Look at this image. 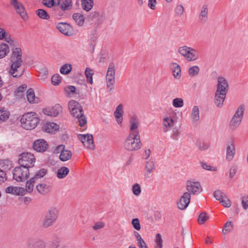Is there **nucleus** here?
<instances>
[{
    "label": "nucleus",
    "instance_id": "nucleus-1",
    "mask_svg": "<svg viewBox=\"0 0 248 248\" xmlns=\"http://www.w3.org/2000/svg\"><path fill=\"white\" fill-rule=\"evenodd\" d=\"M129 133L124 142V147L128 151H135L142 147L139 131L140 124L137 116H133L129 121Z\"/></svg>",
    "mask_w": 248,
    "mask_h": 248
},
{
    "label": "nucleus",
    "instance_id": "nucleus-2",
    "mask_svg": "<svg viewBox=\"0 0 248 248\" xmlns=\"http://www.w3.org/2000/svg\"><path fill=\"white\" fill-rule=\"evenodd\" d=\"M22 50L16 47L13 49L10 55L11 66L9 73L14 78H18L24 73V69L22 67L23 62L22 60Z\"/></svg>",
    "mask_w": 248,
    "mask_h": 248
},
{
    "label": "nucleus",
    "instance_id": "nucleus-3",
    "mask_svg": "<svg viewBox=\"0 0 248 248\" xmlns=\"http://www.w3.org/2000/svg\"><path fill=\"white\" fill-rule=\"evenodd\" d=\"M68 108L72 115L78 119L80 126L82 127L87 124V119L83 114V108L78 102L70 100L68 102Z\"/></svg>",
    "mask_w": 248,
    "mask_h": 248
},
{
    "label": "nucleus",
    "instance_id": "nucleus-4",
    "mask_svg": "<svg viewBox=\"0 0 248 248\" xmlns=\"http://www.w3.org/2000/svg\"><path fill=\"white\" fill-rule=\"evenodd\" d=\"M39 121L38 115L33 112L25 113L20 119L22 127L28 130L34 129L38 125Z\"/></svg>",
    "mask_w": 248,
    "mask_h": 248
},
{
    "label": "nucleus",
    "instance_id": "nucleus-5",
    "mask_svg": "<svg viewBox=\"0 0 248 248\" xmlns=\"http://www.w3.org/2000/svg\"><path fill=\"white\" fill-rule=\"evenodd\" d=\"M178 52L189 62L196 61L200 58L199 51L187 46L179 47Z\"/></svg>",
    "mask_w": 248,
    "mask_h": 248
},
{
    "label": "nucleus",
    "instance_id": "nucleus-6",
    "mask_svg": "<svg viewBox=\"0 0 248 248\" xmlns=\"http://www.w3.org/2000/svg\"><path fill=\"white\" fill-rule=\"evenodd\" d=\"M59 217V210L55 207L49 208L45 214L42 221V225L45 228L52 226Z\"/></svg>",
    "mask_w": 248,
    "mask_h": 248
},
{
    "label": "nucleus",
    "instance_id": "nucleus-7",
    "mask_svg": "<svg viewBox=\"0 0 248 248\" xmlns=\"http://www.w3.org/2000/svg\"><path fill=\"white\" fill-rule=\"evenodd\" d=\"M245 110L244 105H241L236 109L229 123V128L232 130H235L241 124Z\"/></svg>",
    "mask_w": 248,
    "mask_h": 248
},
{
    "label": "nucleus",
    "instance_id": "nucleus-8",
    "mask_svg": "<svg viewBox=\"0 0 248 248\" xmlns=\"http://www.w3.org/2000/svg\"><path fill=\"white\" fill-rule=\"evenodd\" d=\"M35 161L36 158L33 154L28 152H24L20 155L18 163L19 165L30 169L34 166Z\"/></svg>",
    "mask_w": 248,
    "mask_h": 248
},
{
    "label": "nucleus",
    "instance_id": "nucleus-9",
    "mask_svg": "<svg viewBox=\"0 0 248 248\" xmlns=\"http://www.w3.org/2000/svg\"><path fill=\"white\" fill-rule=\"evenodd\" d=\"M13 178L17 182H24L29 178L30 170L28 168L19 165L13 170Z\"/></svg>",
    "mask_w": 248,
    "mask_h": 248
},
{
    "label": "nucleus",
    "instance_id": "nucleus-10",
    "mask_svg": "<svg viewBox=\"0 0 248 248\" xmlns=\"http://www.w3.org/2000/svg\"><path fill=\"white\" fill-rule=\"evenodd\" d=\"M115 64L113 62H110L109 64L106 75V82L108 88H110V90L114 88V84L115 83Z\"/></svg>",
    "mask_w": 248,
    "mask_h": 248
},
{
    "label": "nucleus",
    "instance_id": "nucleus-11",
    "mask_svg": "<svg viewBox=\"0 0 248 248\" xmlns=\"http://www.w3.org/2000/svg\"><path fill=\"white\" fill-rule=\"evenodd\" d=\"M10 3L17 14L19 15L23 20H27L28 19V16L26 12L25 8L21 2L17 0H10Z\"/></svg>",
    "mask_w": 248,
    "mask_h": 248
},
{
    "label": "nucleus",
    "instance_id": "nucleus-12",
    "mask_svg": "<svg viewBox=\"0 0 248 248\" xmlns=\"http://www.w3.org/2000/svg\"><path fill=\"white\" fill-rule=\"evenodd\" d=\"M186 188L190 195L199 194L202 191V187L200 183L198 182H195L188 180L186 183Z\"/></svg>",
    "mask_w": 248,
    "mask_h": 248
},
{
    "label": "nucleus",
    "instance_id": "nucleus-13",
    "mask_svg": "<svg viewBox=\"0 0 248 248\" xmlns=\"http://www.w3.org/2000/svg\"><path fill=\"white\" fill-rule=\"evenodd\" d=\"M78 137L85 147L90 149H94L95 146L92 134H78Z\"/></svg>",
    "mask_w": 248,
    "mask_h": 248
},
{
    "label": "nucleus",
    "instance_id": "nucleus-14",
    "mask_svg": "<svg viewBox=\"0 0 248 248\" xmlns=\"http://www.w3.org/2000/svg\"><path fill=\"white\" fill-rule=\"evenodd\" d=\"M190 194L188 192H184L176 202L177 207L182 210L186 209L190 203Z\"/></svg>",
    "mask_w": 248,
    "mask_h": 248
},
{
    "label": "nucleus",
    "instance_id": "nucleus-15",
    "mask_svg": "<svg viewBox=\"0 0 248 248\" xmlns=\"http://www.w3.org/2000/svg\"><path fill=\"white\" fill-rule=\"evenodd\" d=\"M229 86L227 80L222 77L217 78V84L216 92L227 94Z\"/></svg>",
    "mask_w": 248,
    "mask_h": 248
},
{
    "label": "nucleus",
    "instance_id": "nucleus-16",
    "mask_svg": "<svg viewBox=\"0 0 248 248\" xmlns=\"http://www.w3.org/2000/svg\"><path fill=\"white\" fill-rule=\"evenodd\" d=\"M32 147L38 152H44L48 148V144L44 139H38L33 142Z\"/></svg>",
    "mask_w": 248,
    "mask_h": 248
},
{
    "label": "nucleus",
    "instance_id": "nucleus-17",
    "mask_svg": "<svg viewBox=\"0 0 248 248\" xmlns=\"http://www.w3.org/2000/svg\"><path fill=\"white\" fill-rule=\"evenodd\" d=\"M65 146L60 145L57 147V150L61 152L60 159L62 161H66L69 160L72 157V153L68 150H64Z\"/></svg>",
    "mask_w": 248,
    "mask_h": 248
},
{
    "label": "nucleus",
    "instance_id": "nucleus-18",
    "mask_svg": "<svg viewBox=\"0 0 248 248\" xmlns=\"http://www.w3.org/2000/svg\"><path fill=\"white\" fill-rule=\"evenodd\" d=\"M236 149L234 143L230 142L227 143L226 146V160L228 161L232 160L235 154Z\"/></svg>",
    "mask_w": 248,
    "mask_h": 248
},
{
    "label": "nucleus",
    "instance_id": "nucleus-19",
    "mask_svg": "<svg viewBox=\"0 0 248 248\" xmlns=\"http://www.w3.org/2000/svg\"><path fill=\"white\" fill-rule=\"evenodd\" d=\"M59 129V125L53 122H46L42 126V130L46 133H52Z\"/></svg>",
    "mask_w": 248,
    "mask_h": 248
},
{
    "label": "nucleus",
    "instance_id": "nucleus-20",
    "mask_svg": "<svg viewBox=\"0 0 248 248\" xmlns=\"http://www.w3.org/2000/svg\"><path fill=\"white\" fill-rule=\"evenodd\" d=\"M61 109V107L58 105L51 108H44L43 112L46 115L56 117L59 114Z\"/></svg>",
    "mask_w": 248,
    "mask_h": 248
},
{
    "label": "nucleus",
    "instance_id": "nucleus-21",
    "mask_svg": "<svg viewBox=\"0 0 248 248\" xmlns=\"http://www.w3.org/2000/svg\"><path fill=\"white\" fill-rule=\"evenodd\" d=\"M226 96V94L216 92L214 102L218 108L222 107Z\"/></svg>",
    "mask_w": 248,
    "mask_h": 248
},
{
    "label": "nucleus",
    "instance_id": "nucleus-22",
    "mask_svg": "<svg viewBox=\"0 0 248 248\" xmlns=\"http://www.w3.org/2000/svg\"><path fill=\"white\" fill-rule=\"evenodd\" d=\"M123 113V106L122 104H120L117 107L114 113L116 121L119 124H121L122 123Z\"/></svg>",
    "mask_w": 248,
    "mask_h": 248
},
{
    "label": "nucleus",
    "instance_id": "nucleus-23",
    "mask_svg": "<svg viewBox=\"0 0 248 248\" xmlns=\"http://www.w3.org/2000/svg\"><path fill=\"white\" fill-rule=\"evenodd\" d=\"M56 28L62 34L69 36L70 26L65 22H60L56 25Z\"/></svg>",
    "mask_w": 248,
    "mask_h": 248
},
{
    "label": "nucleus",
    "instance_id": "nucleus-24",
    "mask_svg": "<svg viewBox=\"0 0 248 248\" xmlns=\"http://www.w3.org/2000/svg\"><path fill=\"white\" fill-rule=\"evenodd\" d=\"M171 68L173 77L175 79H179L182 75L181 68L180 65L177 63L173 62L171 64Z\"/></svg>",
    "mask_w": 248,
    "mask_h": 248
},
{
    "label": "nucleus",
    "instance_id": "nucleus-25",
    "mask_svg": "<svg viewBox=\"0 0 248 248\" xmlns=\"http://www.w3.org/2000/svg\"><path fill=\"white\" fill-rule=\"evenodd\" d=\"M26 93L27 100L30 103H37L39 102L38 98L35 97L34 92L32 88L29 89Z\"/></svg>",
    "mask_w": 248,
    "mask_h": 248
},
{
    "label": "nucleus",
    "instance_id": "nucleus-26",
    "mask_svg": "<svg viewBox=\"0 0 248 248\" xmlns=\"http://www.w3.org/2000/svg\"><path fill=\"white\" fill-rule=\"evenodd\" d=\"M36 187L38 192L42 195L48 193L51 190V186L46 184H38Z\"/></svg>",
    "mask_w": 248,
    "mask_h": 248
},
{
    "label": "nucleus",
    "instance_id": "nucleus-27",
    "mask_svg": "<svg viewBox=\"0 0 248 248\" xmlns=\"http://www.w3.org/2000/svg\"><path fill=\"white\" fill-rule=\"evenodd\" d=\"M208 5L204 4L201 9L199 15V19L202 23H205L208 19Z\"/></svg>",
    "mask_w": 248,
    "mask_h": 248
},
{
    "label": "nucleus",
    "instance_id": "nucleus-28",
    "mask_svg": "<svg viewBox=\"0 0 248 248\" xmlns=\"http://www.w3.org/2000/svg\"><path fill=\"white\" fill-rule=\"evenodd\" d=\"M191 118L193 123H197L200 120L199 108L197 106L193 107L191 112Z\"/></svg>",
    "mask_w": 248,
    "mask_h": 248
},
{
    "label": "nucleus",
    "instance_id": "nucleus-29",
    "mask_svg": "<svg viewBox=\"0 0 248 248\" xmlns=\"http://www.w3.org/2000/svg\"><path fill=\"white\" fill-rule=\"evenodd\" d=\"M81 2L82 8L87 12L90 11L93 7V0H81Z\"/></svg>",
    "mask_w": 248,
    "mask_h": 248
},
{
    "label": "nucleus",
    "instance_id": "nucleus-30",
    "mask_svg": "<svg viewBox=\"0 0 248 248\" xmlns=\"http://www.w3.org/2000/svg\"><path fill=\"white\" fill-rule=\"evenodd\" d=\"M9 46L5 43L0 44V59L4 58L9 52Z\"/></svg>",
    "mask_w": 248,
    "mask_h": 248
},
{
    "label": "nucleus",
    "instance_id": "nucleus-31",
    "mask_svg": "<svg viewBox=\"0 0 248 248\" xmlns=\"http://www.w3.org/2000/svg\"><path fill=\"white\" fill-rule=\"evenodd\" d=\"M69 172V170L67 167H62L58 170L57 176L59 179L64 178L68 174Z\"/></svg>",
    "mask_w": 248,
    "mask_h": 248
},
{
    "label": "nucleus",
    "instance_id": "nucleus-32",
    "mask_svg": "<svg viewBox=\"0 0 248 248\" xmlns=\"http://www.w3.org/2000/svg\"><path fill=\"white\" fill-rule=\"evenodd\" d=\"M10 112L4 108H0V123L6 121L9 117Z\"/></svg>",
    "mask_w": 248,
    "mask_h": 248
},
{
    "label": "nucleus",
    "instance_id": "nucleus-33",
    "mask_svg": "<svg viewBox=\"0 0 248 248\" xmlns=\"http://www.w3.org/2000/svg\"><path fill=\"white\" fill-rule=\"evenodd\" d=\"M145 168L147 172L151 173L155 169V161L152 159H149L146 162Z\"/></svg>",
    "mask_w": 248,
    "mask_h": 248
},
{
    "label": "nucleus",
    "instance_id": "nucleus-34",
    "mask_svg": "<svg viewBox=\"0 0 248 248\" xmlns=\"http://www.w3.org/2000/svg\"><path fill=\"white\" fill-rule=\"evenodd\" d=\"M73 18L78 24V25L81 26L83 25L85 21L83 16L79 13H75L73 15Z\"/></svg>",
    "mask_w": 248,
    "mask_h": 248
},
{
    "label": "nucleus",
    "instance_id": "nucleus-35",
    "mask_svg": "<svg viewBox=\"0 0 248 248\" xmlns=\"http://www.w3.org/2000/svg\"><path fill=\"white\" fill-rule=\"evenodd\" d=\"M36 182L32 177L27 180L26 183V189L28 192L31 193L33 191L34 185Z\"/></svg>",
    "mask_w": 248,
    "mask_h": 248
},
{
    "label": "nucleus",
    "instance_id": "nucleus-36",
    "mask_svg": "<svg viewBox=\"0 0 248 248\" xmlns=\"http://www.w3.org/2000/svg\"><path fill=\"white\" fill-rule=\"evenodd\" d=\"M47 173V170L45 169H41L37 171L32 177L37 181L38 179L43 177Z\"/></svg>",
    "mask_w": 248,
    "mask_h": 248
},
{
    "label": "nucleus",
    "instance_id": "nucleus-37",
    "mask_svg": "<svg viewBox=\"0 0 248 248\" xmlns=\"http://www.w3.org/2000/svg\"><path fill=\"white\" fill-rule=\"evenodd\" d=\"M93 71L92 69L89 67L86 68L85 71V75L86 77L87 81L91 84L93 83Z\"/></svg>",
    "mask_w": 248,
    "mask_h": 248
},
{
    "label": "nucleus",
    "instance_id": "nucleus-38",
    "mask_svg": "<svg viewBox=\"0 0 248 248\" xmlns=\"http://www.w3.org/2000/svg\"><path fill=\"white\" fill-rule=\"evenodd\" d=\"M72 65L70 64H65L60 68V72L62 74L67 75L72 70Z\"/></svg>",
    "mask_w": 248,
    "mask_h": 248
},
{
    "label": "nucleus",
    "instance_id": "nucleus-39",
    "mask_svg": "<svg viewBox=\"0 0 248 248\" xmlns=\"http://www.w3.org/2000/svg\"><path fill=\"white\" fill-rule=\"evenodd\" d=\"M174 122L173 118L171 117H166L164 118L163 125L165 127H170L174 125Z\"/></svg>",
    "mask_w": 248,
    "mask_h": 248
},
{
    "label": "nucleus",
    "instance_id": "nucleus-40",
    "mask_svg": "<svg viewBox=\"0 0 248 248\" xmlns=\"http://www.w3.org/2000/svg\"><path fill=\"white\" fill-rule=\"evenodd\" d=\"M36 15L41 18L44 19H49L50 16L48 15L47 12L43 9H38L36 12Z\"/></svg>",
    "mask_w": 248,
    "mask_h": 248
},
{
    "label": "nucleus",
    "instance_id": "nucleus-41",
    "mask_svg": "<svg viewBox=\"0 0 248 248\" xmlns=\"http://www.w3.org/2000/svg\"><path fill=\"white\" fill-rule=\"evenodd\" d=\"M200 72V68L198 66L194 65L190 67L188 70L190 77H193L198 74Z\"/></svg>",
    "mask_w": 248,
    "mask_h": 248
},
{
    "label": "nucleus",
    "instance_id": "nucleus-42",
    "mask_svg": "<svg viewBox=\"0 0 248 248\" xmlns=\"http://www.w3.org/2000/svg\"><path fill=\"white\" fill-rule=\"evenodd\" d=\"M155 248H162L163 240L160 233H157L155 236Z\"/></svg>",
    "mask_w": 248,
    "mask_h": 248
},
{
    "label": "nucleus",
    "instance_id": "nucleus-43",
    "mask_svg": "<svg viewBox=\"0 0 248 248\" xmlns=\"http://www.w3.org/2000/svg\"><path fill=\"white\" fill-rule=\"evenodd\" d=\"M0 166L4 170H10L12 167V162L8 159L2 160L0 162Z\"/></svg>",
    "mask_w": 248,
    "mask_h": 248
},
{
    "label": "nucleus",
    "instance_id": "nucleus-44",
    "mask_svg": "<svg viewBox=\"0 0 248 248\" xmlns=\"http://www.w3.org/2000/svg\"><path fill=\"white\" fill-rule=\"evenodd\" d=\"M233 225L232 224V221H227L224 225L222 230V233L224 234L231 232L233 229Z\"/></svg>",
    "mask_w": 248,
    "mask_h": 248
},
{
    "label": "nucleus",
    "instance_id": "nucleus-45",
    "mask_svg": "<svg viewBox=\"0 0 248 248\" xmlns=\"http://www.w3.org/2000/svg\"><path fill=\"white\" fill-rule=\"evenodd\" d=\"M61 82V77L59 74H54L51 78V83L52 85L57 86Z\"/></svg>",
    "mask_w": 248,
    "mask_h": 248
},
{
    "label": "nucleus",
    "instance_id": "nucleus-46",
    "mask_svg": "<svg viewBox=\"0 0 248 248\" xmlns=\"http://www.w3.org/2000/svg\"><path fill=\"white\" fill-rule=\"evenodd\" d=\"M184 104V101L181 98H174L172 101V105L175 108H181Z\"/></svg>",
    "mask_w": 248,
    "mask_h": 248
},
{
    "label": "nucleus",
    "instance_id": "nucleus-47",
    "mask_svg": "<svg viewBox=\"0 0 248 248\" xmlns=\"http://www.w3.org/2000/svg\"><path fill=\"white\" fill-rule=\"evenodd\" d=\"M72 2V0H64L60 6L62 11H65L67 10L68 7L71 5Z\"/></svg>",
    "mask_w": 248,
    "mask_h": 248
},
{
    "label": "nucleus",
    "instance_id": "nucleus-48",
    "mask_svg": "<svg viewBox=\"0 0 248 248\" xmlns=\"http://www.w3.org/2000/svg\"><path fill=\"white\" fill-rule=\"evenodd\" d=\"M214 196L216 199L219 202L226 197L225 193L219 190L214 192Z\"/></svg>",
    "mask_w": 248,
    "mask_h": 248
},
{
    "label": "nucleus",
    "instance_id": "nucleus-49",
    "mask_svg": "<svg viewBox=\"0 0 248 248\" xmlns=\"http://www.w3.org/2000/svg\"><path fill=\"white\" fill-rule=\"evenodd\" d=\"M63 12L60 7H53V15L54 16H62L63 15Z\"/></svg>",
    "mask_w": 248,
    "mask_h": 248
},
{
    "label": "nucleus",
    "instance_id": "nucleus-50",
    "mask_svg": "<svg viewBox=\"0 0 248 248\" xmlns=\"http://www.w3.org/2000/svg\"><path fill=\"white\" fill-rule=\"evenodd\" d=\"M241 204L244 209H248V195H245L241 197Z\"/></svg>",
    "mask_w": 248,
    "mask_h": 248
},
{
    "label": "nucleus",
    "instance_id": "nucleus-51",
    "mask_svg": "<svg viewBox=\"0 0 248 248\" xmlns=\"http://www.w3.org/2000/svg\"><path fill=\"white\" fill-rule=\"evenodd\" d=\"M209 218L206 213H202L200 214L198 217V222L201 224H203Z\"/></svg>",
    "mask_w": 248,
    "mask_h": 248
},
{
    "label": "nucleus",
    "instance_id": "nucleus-52",
    "mask_svg": "<svg viewBox=\"0 0 248 248\" xmlns=\"http://www.w3.org/2000/svg\"><path fill=\"white\" fill-rule=\"evenodd\" d=\"M133 194L136 196H139L141 193V188L138 184H135L132 186V188Z\"/></svg>",
    "mask_w": 248,
    "mask_h": 248
},
{
    "label": "nucleus",
    "instance_id": "nucleus-53",
    "mask_svg": "<svg viewBox=\"0 0 248 248\" xmlns=\"http://www.w3.org/2000/svg\"><path fill=\"white\" fill-rule=\"evenodd\" d=\"M131 223L135 230L137 231L140 230L141 227L140 222V220L138 218L133 219L132 220Z\"/></svg>",
    "mask_w": 248,
    "mask_h": 248
},
{
    "label": "nucleus",
    "instance_id": "nucleus-54",
    "mask_svg": "<svg viewBox=\"0 0 248 248\" xmlns=\"http://www.w3.org/2000/svg\"><path fill=\"white\" fill-rule=\"evenodd\" d=\"M201 165L202 168L206 170H211V171H216L217 170V168L215 167L211 166V165H209L207 164L206 163L201 162Z\"/></svg>",
    "mask_w": 248,
    "mask_h": 248
},
{
    "label": "nucleus",
    "instance_id": "nucleus-55",
    "mask_svg": "<svg viewBox=\"0 0 248 248\" xmlns=\"http://www.w3.org/2000/svg\"><path fill=\"white\" fill-rule=\"evenodd\" d=\"M17 186H8L5 189V192L7 193L12 194L16 195Z\"/></svg>",
    "mask_w": 248,
    "mask_h": 248
},
{
    "label": "nucleus",
    "instance_id": "nucleus-56",
    "mask_svg": "<svg viewBox=\"0 0 248 248\" xmlns=\"http://www.w3.org/2000/svg\"><path fill=\"white\" fill-rule=\"evenodd\" d=\"M220 202L225 207L228 208L231 206V202L227 198L226 196L222 200H221Z\"/></svg>",
    "mask_w": 248,
    "mask_h": 248
},
{
    "label": "nucleus",
    "instance_id": "nucleus-57",
    "mask_svg": "<svg viewBox=\"0 0 248 248\" xmlns=\"http://www.w3.org/2000/svg\"><path fill=\"white\" fill-rule=\"evenodd\" d=\"M4 40L9 43L11 46H16V44H17L16 42L14 41L12 36L10 35H8V34L5 38Z\"/></svg>",
    "mask_w": 248,
    "mask_h": 248
},
{
    "label": "nucleus",
    "instance_id": "nucleus-58",
    "mask_svg": "<svg viewBox=\"0 0 248 248\" xmlns=\"http://www.w3.org/2000/svg\"><path fill=\"white\" fill-rule=\"evenodd\" d=\"M179 133L178 129L174 128L172 130V134L170 135V138L174 140H178L179 139Z\"/></svg>",
    "mask_w": 248,
    "mask_h": 248
},
{
    "label": "nucleus",
    "instance_id": "nucleus-59",
    "mask_svg": "<svg viewBox=\"0 0 248 248\" xmlns=\"http://www.w3.org/2000/svg\"><path fill=\"white\" fill-rule=\"evenodd\" d=\"M184 11V7L182 5H177L175 9V12L176 14L178 16H181L183 14Z\"/></svg>",
    "mask_w": 248,
    "mask_h": 248
},
{
    "label": "nucleus",
    "instance_id": "nucleus-60",
    "mask_svg": "<svg viewBox=\"0 0 248 248\" xmlns=\"http://www.w3.org/2000/svg\"><path fill=\"white\" fill-rule=\"evenodd\" d=\"M64 90L68 94L73 93L76 91V87L74 86L68 85L65 88Z\"/></svg>",
    "mask_w": 248,
    "mask_h": 248
},
{
    "label": "nucleus",
    "instance_id": "nucleus-61",
    "mask_svg": "<svg viewBox=\"0 0 248 248\" xmlns=\"http://www.w3.org/2000/svg\"><path fill=\"white\" fill-rule=\"evenodd\" d=\"M99 15V13L98 11H93L89 14L88 16L89 19L92 20L94 18L97 17Z\"/></svg>",
    "mask_w": 248,
    "mask_h": 248
},
{
    "label": "nucleus",
    "instance_id": "nucleus-62",
    "mask_svg": "<svg viewBox=\"0 0 248 248\" xmlns=\"http://www.w3.org/2000/svg\"><path fill=\"white\" fill-rule=\"evenodd\" d=\"M27 192L26 188L17 186L16 195H24Z\"/></svg>",
    "mask_w": 248,
    "mask_h": 248
},
{
    "label": "nucleus",
    "instance_id": "nucleus-63",
    "mask_svg": "<svg viewBox=\"0 0 248 248\" xmlns=\"http://www.w3.org/2000/svg\"><path fill=\"white\" fill-rule=\"evenodd\" d=\"M105 226V223L103 222H98L96 223L93 227L94 230H97L103 228Z\"/></svg>",
    "mask_w": 248,
    "mask_h": 248
},
{
    "label": "nucleus",
    "instance_id": "nucleus-64",
    "mask_svg": "<svg viewBox=\"0 0 248 248\" xmlns=\"http://www.w3.org/2000/svg\"><path fill=\"white\" fill-rule=\"evenodd\" d=\"M7 180L6 172L1 170H0V184Z\"/></svg>",
    "mask_w": 248,
    "mask_h": 248
}]
</instances>
